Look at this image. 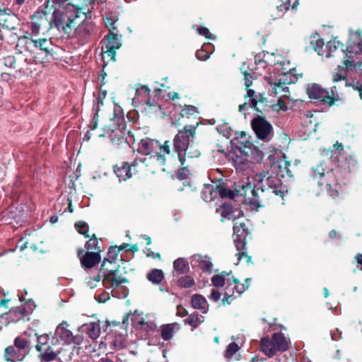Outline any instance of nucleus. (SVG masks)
<instances>
[{"mask_svg": "<svg viewBox=\"0 0 362 362\" xmlns=\"http://www.w3.org/2000/svg\"><path fill=\"white\" fill-rule=\"evenodd\" d=\"M63 4L53 0L49 6V1H47L43 10L37 11L30 16L28 28L35 35H45L52 28H56L70 36L74 27L78 24L83 8L74 7V10L69 12L64 8H60Z\"/></svg>", "mask_w": 362, "mask_h": 362, "instance_id": "nucleus-1", "label": "nucleus"}, {"mask_svg": "<svg viewBox=\"0 0 362 362\" xmlns=\"http://www.w3.org/2000/svg\"><path fill=\"white\" fill-rule=\"evenodd\" d=\"M235 190L244 197V202L252 208L265 207L279 198L284 199V187L276 176L264 175L257 184L252 185L249 181L235 185Z\"/></svg>", "mask_w": 362, "mask_h": 362, "instance_id": "nucleus-2", "label": "nucleus"}, {"mask_svg": "<svg viewBox=\"0 0 362 362\" xmlns=\"http://www.w3.org/2000/svg\"><path fill=\"white\" fill-rule=\"evenodd\" d=\"M199 122L196 124L185 125L182 129H179L173 139V151L177 155L181 168L177 175L180 180L187 177L189 164L188 159L197 158L201 156V149L198 143L195 142L197 129Z\"/></svg>", "mask_w": 362, "mask_h": 362, "instance_id": "nucleus-3", "label": "nucleus"}, {"mask_svg": "<svg viewBox=\"0 0 362 362\" xmlns=\"http://www.w3.org/2000/svg\"><path fill=\"white\" fill-rule=\"evenodd\" d=\"M141 154L150 156L148 158H136L134 167L137 172L154 174L165 164V155L171 153V143L165 141L161 144L158 141L150 138L141 139L138 146Z\"/></svg>", "mask_w": 362, "mask_h": 362, "instance_id": "nucleus-4", "label": "nucleus"}, {"mask_svg": "<svg viewBox=\"0 0 362 362\" xmlns=\"http://www.w3.org/2000/svg\"><path fill=\"white\" fill-rule=\"evenodd\" d=\"M356 165L357 160L351 157L349 158L347 165L339 160V164L335 168L327 170L322 181H320L319 186L321 189H325L330 197L336 199L340 192L343 191L347 177L355 169Z\"/></svg>", "mask_w": 362, "mask_h": 362, "instance_id": "nucleus-5", "label": "nucleus"}, {"mask_svg": "<svg viewBox=\"0 0 362 362\" xmlns=\"http://www.w3.org/2000/svg\"><path fill=\"white\" fill-rule=\"evenodd\" d=\"M110 118L109 123L102 128V132L98 134V137H108L115 145L123 143L135 142L134 136L131 130L127 129V122L123 115H117Z\"/></svg>", "mask_w": 362, "mask_h": 362, "instance_id": "nucleus-6", "label": "nucleus"}, {"mask_svg": "<svg viewBox=\"0 0 362 362\" xmlns=\"http://www.w3.org/2000/svg\"><path fill=\"white\" fill-rule=\"evenodd\" d=\"M289 64L290 62L286 59L282 61H274V66H276V69L281 71V77L277 79L274 83H270L274 85V90L276 94H281V97L288 98L289 90L287 85L293 84L297 82L298 77L301 76L302 74L296 73V68H286V64Z\"/></svg>", "mask_w": 362, "mask_h": 362, "instance_id": "nucleus-7", "label": "nucleus"}, {"mask_svg": "<svg viewBox=\"0 0 362 362\" xmlns=\"http://www.w3.org/2000/svg\"><path fill=\"white\" fill-rule=\"evenodd\" d=\"M119 250L117 246H110L108 249L107 257H105L101 264L100 272L106 270L107 274H104L103 279V285L106 288H117L123 283H128L129 280L126 277L122 276V275L117 274V269H109L105 267L106 263H113L117 259L119 256Z\"/></svg>", "mask_w": 362, "mask_h": 362, "instance_id": "nucleus-8", "label": "nucleus"}, {"mask_svg": "<svg viewBox=\"0 0 362 362\" xmlns=\"http://www.w3.org/2000/svg\"><path fill=\"white\" fill-rule=\"evenodd\" d=\"M33 346L26 334L16 337L13 344L4 350V359L6 362H22L30 354Z\"/></svg>", "mask_w": 362, "mask_h": 362, "instance_id": "nucleus-9", "label": "nucleus"}, {"mask_svg": "<svg viewBox=\"0 0 362 362\" xmlns=\"http://www.w3.org/2000/svg\"><path fill=\"white\" fill-rule=\"evenodd\" d=\"M37 344L35 346L39 353V358L42 361L49 362L57 359L58 353L53 349V346L57 345L58 339L50 334H40L35 333Z\"/></svg>", "mask_w": 362, "mask_h": 362, "instance_id": "nucleus-10", "label": "nucleus"}, {"mask_svg": "<svg viewBox=\"0 0 362 362\" xmlns=\"http://www.w3.org/2000/svg\"><path fill=\"white\" fill-rule=\"evenodd\" d=\"M250 234V231L244 222H235L233 226L234 243L237 250L235 256L239 263L243 258L246 259V262L250 264L252 262V257L247 254V237Z\"/></svg>", "mask_w": 362, "mask_h": 362, "instance_id": "nucleus-11", "label": "nucleus"}, {"mask_svg": "<svg viewBox=\"0 0 362 362\" xmlns=\"http://www.w3.org/2000/svg\"><path fill=\"white\" fill-rule=\"evenodd\" d=\"M261 351L268 357L272 358L276 352H284L288 349V343L281 332H275L272 338L263 337L260 341Z\"/></svg>", "mask_w": 362, "mask_h": 362, "instance_id": "nucleus-12", "label": "nucleus"}, {"mask_svg": "<svg viewBox=\"0 0 362 362\" xmlns=\"http://www.w3.org/2000/svg\"><path fill=\"white\" fill-rule=\"evenodd\" d=\"M306 93L310 99L320 100L323 104L327 105L329 107L340 100V97L337 93L336 86H333L330 90H328L323 88L317 83L308 84L306 88Z\"/></svg>", "mask_w": 362, "mask_h": 362, "instance_id": "nucleus-13", "label": "nucleus"}, {"mask_svg": "<svg viewBox=\"0 0 362 362\" xmlns=\"http://www.w3.org/2000/svg\"><path fill=\"white\" fill-rule=\"evenodd\" d=\"M249 139L245 132H240L236 137L238 148L243 154L259 162L263 159L264 153Z\"/></svg>", "mask_w": 362, "mask_h": 362, "instance_id": "nucleus-14", "label": "nucleus"}, {"mask_svg": "<svg viewBox=\"0 0 362 362\" xmlns=\"http://www.w3.org/2000/svg\"><path fill=\"white\" fill-rule=\"evenodd\" d=\"M136 170L137 169L134 167V160L132 164L128 162H121L113 166V171L120 182L126 181L133 175L141 177L149 175V173H141Z\"/></svg>", "mask_w": 362, "mask_h": 362, "instance_id": "nucleus-15", "label": "nucleus"}, {"mask_svg": "<svg viewBox=\"0 0 362 362\" xmlns=\"http://www.w3.org/2000/svg\"><path fill=\"white\" fill-rule=\"evenodd\" d=\"M251 126L257 137L261 140H267L272 134L273 127L264 116H257L251 121Z\"/></svg>", "mask_w": 362, "mask_h": 362, "instance_id": "nucleus-16", "label": "nucleus"}, {"mask_svg": "<svg viewBox=\"0 0 362 362\" xmlns=\"http://www.w3.org/2000/svg\"><path fill=\"white\" fill-rule=\"evenodd\" d=\"M151 90L148 86L138 84L136 90L135 100H137L140 103L145 104L146 107L145 110L149 112H157L160 110V106L158 103L151 102Z\"/></svg>", "mask_w": 362, "mask_h": 362, "instance_id": "nucleus-17", "label": "nucleus"}, {"mask_svg": "<svg viewBox=\"0 0 362 362\" xmlns=\"http://www.w3.org/2000/svg\"><path fill=\"white\" fill-rule=\"evenodd\" d=\"M30 32H26L24 35L18 37L16 48L21 47L24 49V51L28 52L36 62L37 55L38 54L36 52V39L33 37H36L38 35L33 34L32 30L29 28Z\"/></svg>", "mask_w": 362, "mask_h": 362, "instance_id": "nucleus-18", "label": "nucleus"}, {"mask_svg": "<svg viewBox=\"0 0 362 362\" xmlns=\"http://www.w3.org/2000/svg\"><path fill=\"white\" fill-rule=\"evenodd\" d=\"M122 46V43L119 41L118 35L114 32H110L105 37V51L103 52V58L107 57L110 58V60L115 62L116 56V50L119 49Z\"/></svg>", "mask_w": 362, "mask_h": 362, "instance_id": "nucleus-19", "label": "nucleus"}, {"mask_svg": "<svg viewBox=\"0 0 362 362\" xmlns=\"http://www.w3.org/2000/svg\"><path fill=\"white\" fill-rule=\"evenodd\" d=\"M77 254L80 259L81 267L84 269H92L101 261V255L98 252L88 250L84 252L83 248H78Z\"/></svg>", "mask_w": 362, "mask_h": 362, "instance_id": "nucleus-20", "label": "nucleus"}, {"mask_svg": "<svg viewBox=\"0 0 362 362\" xmlns=\"http://www.w3.org/2000/svg\"><path fill=\"white\" fill-rule=\"evenodd\" d=\"M216 212L220 214L221 216V221L222 223L226 219H233L234 221L235 219L244 216V213L242 210L234 208L229 202L222 204L216 209Z\"/></svg>", "mask_w": 362, "mask_h": 362, "instance_id": "nucleus-21", "label": "nucleus"}, {"mask_svg": "<svg viewBox=\"0 0 362 362\" xmlns=\"http://www.w3.org/2000/svg\"><path fill=\"white\" fill-rule=\"evenodd\" d=\"M326 47L328 49V52L326 54V57L327 58L332 57V53L337 52V49H339L341 52L346 54L349 58H351L353 54L357 52L354 51V47L352 46L344 45L339 40H338L337 37L329 41L327 43Z\"/></svg>", "mask_w": 362, "mask_h": 362, "instance_id": "nucleus-22", "label": "nucleus"}, {"mask_svg": "<svg viewBox=\"0 0 362 362\" xmlns=\"http://www.w3.org/2000/svg\"><path fill=\"white\" fill-rule=\"evenodd\" d=\"M106 96L107 91L105 90H101L97 94L93 108V116L89 124V128L91 130H95L98 127L100 107L103 105V102Z\"/></svg>", "mask_w": 362, "mask_h": 362, "instance_id": "nucleus-23", "label": "nucleus"}, {"mask_svg": "<svg viewBox=\"0 0 362 362\" xmlns=\"http://www.w3.org/2000/svg\"><path fill=\"white\" fill-rule=\"evenodd\" d=\"M93 30L94 26L91 23L86 22L85 19L79 21V18H78V24L76 25V27H74L71 34L72 36L86 38Z\"/></svg>", "mask_w": 362, "mask_h": 362, "instance_id": "nucleus-24", "label": "nucleus"}, {"mask_svg": "<svg viewBox=\"0 0 362 362\" xmlns=\"http://www.w3.org/2000/svg\"><path fill=\"white\" fill-rule=\"evenodd\" d=\"M51 41L46 37L36 39V51H40L41 57H37L36 62H42L52 54Z\"/></svg>", "mask_w": 362, "mask_h": 362, "instance_id": "nucleus-25", "label": "nucleus"}, {"mask_svg": "<svg viewBox=\"0 0 362 362\" xmlns=\"http://www.w3.org/2000/svg\"><path fill=\"white\" fill-rule=\"evenodd\" d=\"M30 313L24 305H20L12 308L8 313V319L11 322H17L20 320H29Z\"/></svg>", "mask_w": 362, "mask_h": 362, "instance_id": "nucleus-26", "label": "nucleus"}, {"mask_svg": "<svg viewBox=\"0 0 362 362\" xmlns=\"http://www.w3.org/2000/svg\"><path fill=\"white\" fill-rule=\"evenodd\" d=\"M308 43L309 45H307L305 49L306 52L313 50L315 51L320 56H323V47L325 42L317 33L310 35Z\"/></svg>", "mask_w": 362, "mask_h": 362, "instance_id": "nucleus-27", "label": "nucleus"}, {"mask_svg": "<svg viewBox=\"0 0 362 362\" xmlns=\"http://www.w3.org/2000/svg\"><path fill=\"white\" fill-rule=\"evenodd\" d=\"M274 107V105L271 104L264 96L263 93H259L258 99L257 100H253V105L251 106L257 112L262 114L261 116H264L265 117L266 113L269 112Z\"/></svg>", "mask_w": 362, "mask_h": 362, "instance_id": "nucleus-28", "label": "nucleus"}, {"mask_svg": "<svg viewBox=\"0 0 362 362\" xmlns=\"http://www.w3.org/2000/svg\"><path fill=\"white\" fill-rule=\"evenodd\" d=\"M181 329V325L177 322L163 325L160 327V337L164 341L170 340L174 334Z\"/></svg>", "mask_w": 362, "mask_h": 362, "instance_id": "nucleus-29", "label": "nucleus"}, {"mask_svg": "<svg viewBox=\"0 0 362 362\" xmlns=\"http://www.w3.org/2000/svg\"><path fill=\"white\" fill-rule=\"evenodd\" d=\"M69 324L66 321H63L60 323L55 331V334L65 343L67 344H71V339H73V334L71 330L67 327Z\"/></svg>", "mask_w": 362, "mask_h": 362, "instance_id": "nucleus-30", "label": "nucleus"}, {"mask_svg": "<svg viewBox=\"0 0 362 362\" xmlns=\"http://www.w3.org/2000/svg\"><path fill=\"white\" fill-rule=\"evenodd\" d=\"M189 269L188 262L185 258H178L173 262V276L178 277L180 275L187 274Z\"/></svg>", "mask_w": 362, "mask_h": 362, "instance_id": "nucleus-31", "label": "nucleus"}, {"mask_svg": "<svg viewBox=\"0 0 362 362\" xmlns=\"http://www.w3.org/2000/svg\"><path fill=\"white\" fill-rule=\"evenodd\" d=\"M328 170L325 166V163L321 161L310 168V176L313 180H316L319 185L320 181H322V178H324Z\"/></svg>", "mask_w": 362, "mask_h": 362, "instance_id": "nucleus-32", "label": "nucleus"}, {"mask_svg": "<svg viewBox=\"0 0 362 362\" xmlns=\"http://www.w3.org/2000/svg\"><path fill=\"white\" fill-rule=\"evenodd\" d=\"M180 115H181V117L182 119H185V118L189 119L190 117H192L194 119H196L195 123H194L193 124H196L197 122H199V124H198V126H199L201 124V122L199 121V118L197 117L199 115L198 109L197 107H195L194 105H184V107L182 108ZM192 124L185 123L183 127L181 129H182L185 125H192Z\"/></svg>", "mask_w": 362, "mask_h": 362, "instance_id": "nucleus-33", "label": "nucleus"}, {"mask_svg": "<svg viewBox=\"0 0 362 362\" xmlns=\"http://www.w3.org/2000/svg\"><path fill=\"white\" fill-rule=\"evenodd\" d=\"M82 328L85 329V332L88 337L93 340L98 339L100 337L101 327L99 320L97 322H91L89 323L83 324L82 327L79 328V330Z\"/></svg>", "mask_w": 362, "mask_h": 362, "instance_id": "nucleus-34", "label": "nucleus"}, {"mask_svg": "<svg viewBox=\"0 0 362 362\" xmlns=\"http://www.w3.org/2000/svg\"><path fill=\"white\" fill-rule=\"evenodd\" d=\"M191 304L194 309L200 310L203 313H206L209 310V304L205 297L201 294L196 293L193 295Z\"/></svg>", "mask_w": 362, "mask_h": 362, "instance_id": "nucleus-35", "label": "nucleus"}, {"mask_svg": "<svg viewBox=\"0 0 362 362\" xmlns=\"http://www.w3.org/2000/svg\"><path fill=\"white\" fill-rule=\"evenodd\" d=\"M218 197L217 185H205L202 191V197L206 202H211Z\"/></svg>", "mask_w": 362, "mask_h": 362, "instance_id": "nucleus-36", "label": "nucleus"}, {"mask_svg": "<svg viewBox=\"0 0 362 362\" xmlns=\"http://www.w3.org/2000/svg\"><path fill=\"white\" fill-rule=\"evenodd\" d=\"M233 272L230 271L229 272L223 271L221 273L214 275L211 277V283L212 284L217 288L223 287L226 284V279L227 276H232Z\"/></svg>", "mask_w": 362, "mask_h": 362, "instance_id": "nucleus-37", "label": "nucleus"}, {"mask_svg": "<svg viewBox=\"0 0 362 362\" xmlns=\"http://www.w3.org/2000/svg\"><path fill=\"white\" fill-rule=\"evenodd\" d=\"M185 324L190 325L192 327V330L197 328L203 322L204 317L200 315L197 312L188 315V317L184 320Z\"/></svg>", "mask_w": 362, "mask_h": 362, "instance_id": "nucleus-38", "label": "nucleus"}, {"mask_svg": "<svg viewBox=\"0 0 362 362\" xmlns=\"http://www.w3.org/2000/svg\"><path fill=\"white\" fill-rule=\"evenodd\" d=\"M164 273L161 269H153L146 276L147 279L153 284H159L164 279Z\"/></svg>", "mask_w": 362, "mask_h": 362, "instance_id": "nucleus-39", "label": "nucleus"}, {"mask_svg": "<svg viewBox=\"0 0 362 362\" xmlns=\"http://www.w3.org/2000/svg\"><path fill=\"white\" fill-rule=\"evenodd\" d=\"M344 149V146L342 145V144L337 141L336 144H334L333 145V149L331 151V152H332L331 157H333L335 154L337 156H339V158H338V160H340L341 161L343 162L344 164L346 163L347 165L349 163V158L350 157L353 158V157L351 156H349V157H347V156L344 157V156H343Z\"/></svg>", "mask_w": 362, "mask_h": 362, "instance_id": "nucleus-40", "label": "nucleus"}, {"mask_svg": "<svg viewBox=\"0 0 362 362\" xmlns=\"http://www.w3.org/2000/svg\"><path fill=\"white\" fill-rule=\"evenodd\" d=\"M217 191L218 197L222 199L228 198L233 199L236 194L239 195L235 189L233 191L221 184L217 185Z\"/></svg>", "mask_w": 362, "mask_h": 362, "instance_id": "nucleus-41", "label": "nucleus"}, {"mask_svg": "<svg viewBox=\"0 0 362 362\" xmlns=\"http://www.w3.org/2000/svg\"><path fill=\"white\" fill-rule=\"evenodd\" d=\"M177 285L182 288H189L195 285V281L192 276L183 274L177 277Z\"/></svg>", "mask_w": 362, "mask_h": 362, "instance_id": "nucleus-42", "label": "nucleus"}, {"mask_svg": "<svg viewBox=\"0 0 362 362\" xmlns=\"http://www.w3.org/2000/svg\"><path fill=\"white\" fill-rule=\"evenodd\" d=\"M89 240L85 244V248L87 250H93V252H98L100 253L103 249L99 245V239L96 237L95 234L89 235Z\"/></svg>", "mask_w": 362, "mask_h": 362, "instance_id": "nucleus-43", "label": "nucleus"}, {"mask_svg": "<svg viewBox=\"0 0 362 362\" xmlns=\"http://www.w3.org/2000/svg\"><path fill=\"white\" fill-rule=\"evenodd\" d=\"M16 212L11 209H8L0 214V222L2 224H12L13 219L16 218Z\"/></svg>", "mask_w": 362, "mask_h": 362, "instance_id": "nucleus-44", "label": "nucleus"}, {"mask_svg": "<svg viewBox=\"0 0 362 362\" xmlns=\"http://www.w3.org/2000/svg\"><path fill=\"white\" fill-rule=\"evenodd\" d=\"M197 262L199 263V268L204 272L211 273L213 264L210 261V259L206 257L199 256Z\"/></svg>", "mask_w": 362, "mask_h": 362, "instance_id": "nucleus-45", "label": "nucleus"}, {"mask_svg": "<svg viewBox=\"0 0 362 362\" xmlns=\"http://www.w3.org/2000/svg\"><path fill=\"white\" fill-rule=\"evenodd\" d=\"M74 226L78 233L86 238L89 237V226L87 223L83 221H79L75 223Z\"/></svg>", "mask_w": 362, "mask_h": 362, "instance_id": "nucleus-46", "label": "nucleus"}, {"mask_svg": "<svg viewBox=\"0 0 362 362\" xmlns=\"http://www.w3.org/2000/svg\"><path fill=\"white\" fill-rule=\"evenodd\" d=\"M238 349L239 346L238 344L235 342H232L228 345L224 356L230 358L238 351Z\"/></svg>", "mask_w": 362, "mask_h": 362, "instance_id": "nucleus-47", "label": "nucleus"}, {"mask_svg": "<svg viewBox=\"0 0 362 362\" xmlns=\"http://www.w3.org/2000/svg\"><path fill=\"white\" fill-rule=\"evenodd\" d=\"M291 165V162L286 160H284V167H282L281 165H279L281 173H283L282 176H284V173H285L289 177H292L293 176V174L290 169Z\"/></svg>", "mask_w": 362, "mask_h": 362, "instance_id": "nucleus-48", "label": "nucleus"}, {"mask_svg": "<svg viewBox=\"0 0 362 362\" xmlns=\"http://www.w3.org/2000/svg\"><path fill=\"white\" fill-rule=\"evenodd\" d=\"M104 21L105 27L109 29L110 32H113L114 30H117V27L115 26L117 20H115L114 18L106 17Z\"/></svg>", "mask_w": 362, "mask_h": 362, "instance_id": "nucleus-49", "label": "nucleus"}, {"mask_svg": "<svg viewBox=\"0 0 362 362\" xmlns=\"http://www.w3.org/2000/svg\"><path fill=\"white\" fill-rule=\"evenodd\" d=\"M197 31L200 35L204 36L206 39L213 40L215 38L207 28L199 26Z\"/></svg>", "mask_w": 362, "mask_h": 362, "instance_id": "nucleus-50", "label": "nucleus"}, {"mask_svg": "<svg viewBox=\"0 0 362 362\" xmlns=\"http://www.w3.org/2000/svg\"><path fill=\"white\" fill-rule=\"evenodd\" d=\"M281 4L276 6L279 11H288L291 8V0H279Z\"/></svg>", "mask_w": 362, "mask_h": 362, "instance_id": "nucleus-51", "label": "nucleus"}, {"mask_svg": "<svg viewBox=\"0 0 362 362\" xmlns=\"http://www.w3.org/2000/svg\"><path fill=\"white\" fill-rule=\"evenodd\" d=\"M247 93L245 95V98H249L251 103V106L253 105V100H257L259 98V93H257L254 90L251 88L246 89Z\"/></svg>", "mask_w": 362, "mask_h": 362, "instance_id": "nucleus-52", "label": "nucleus"}, {"mask_svg": "<svg viewBox=\"0 0 362 362\" xmlns=\"http://www.w3.org/2000/svg\"><path fill=\"white\" fill-rule=\"evenodd\" d=\"M196 57L201 61H206L209 57V53L206 51L203 47L197 50Z\"/></svg>", "mask_w": 362, "mask_h": 362, "instance_id": "nucleus-53", "label": "nucleus"}, {"mask_svg": "<svg viewBox=\"0 0 362 362\" xmlns=\"http://www.w3.org/2000/svg\"><path fill=\"white\" fill-rule=\"evenodd\" d=\"M106 66L107 63L104 62L103 64V70L101 71V73L98 76V80L100 81V88H102L106 83L105 78L107 76V73L104 70Z\"/></svg>", "mask_w": 362, "mask_h": 362, "instance_id": "nucleus-54", "label": "nucleus"}, {"mask_svg": "<svg viewBox=\"0 0 362 362\" xmlns=\"http://www.w3.org/2000/svg\"><path fill=\"white\" fill-rule=\"evenodd\" d=\"M221 292H219L217 289L216 288H213L211 290V293L210 294V296H209V299L214 301V302H217L220 300L221 298Z\"/></svg>", "mask_w": 362, "mask_h": 362, "instance_id": "nucleus-55", "label": "nucleus"}, {"mask_svg": "<svg viewBox=\"0 0 362 362\" xmlns=\"http://www.w3.org/2000/svg\"><path fill=\"white\" fill-rule=\"evenodd\" d=\"M234 300L233 293L229 294L228 293H224V296L221 300L222 305H230L232 301Z\"/></svg>", "mask_w": 362, "mask_h": 362, "instance_id": "nucleus-56", "label": "nucleus"}, {"mask_svg": "<svg viewBox=\"0 0 362 362\" xmlns=\"http://www.w3.org/2000/svg\"><path fill=\"white\" fill-rule=\"evenodd\" d=\"M84 340V337L83 334H76L75 336L73 335V339H71V344H75L76 346H80L83 344Z\"/></svg>", "mask_w": 362, "mask_h": 362, "instance_id": "nucleus-57", "label": "nucleus"}, {"mask_svg": "<svg viewBox=\"0 0 362 362\" xmlns=\"http://www.w3.org/2000/svg\"><path fill=\"white\" fill-rule=\"evenodd\" d=\"M341 80H344L346 82H347V78L345 75L342 74L339 71L334 72L333 74V81L334 82H338Z\"/></svg>", "mask_w": 362, "mask_h": 362, "instance_id": "nucleus-58", "label": "nucleus"}, {"mask_svg": "<svg viewBox=\"0 0 362 362\" xmlns=\"http://www.w3.org/2000/svg\"><path fill=\"white\" fill-rule=\"evenodd\" d=\"M16 63V59L13 56H8L4 58V64L6 66L12 67Z\"/></svg>", "mask_w": 362, "mask_h": 362, "instance_id": "nucleus-59", "label": "nucleus"}, {"mask_svg": "<svg viewBox=\"0 0 362 362\" xmlns=\"http://www.w3.org/2000/svg\"><path fill=\"white\" fill-rule=\"evenodd\" d=\"M28 241L25 240L23 238H21L18 242L17 247H18L21 251H23L28 247Z\"/></svg>", "mask_w": 362, "mask_h": 362, "instance_id": "nucleus-60", "label": "nucleus"}, {"mask_svg": "<svg viewBox=\"0 0 362 362\" xmlns=\"http://www.w3.org/2000/svg\"><path fill=\"white\" fill-rule=\"evenodd\" d=\"M226 281L228 283V286H230L232 284H238L240 283V280L235 277H230V276H227Z\"/></svg>", "mask_w": 362, "mask_h": 362, "instance_id": "nucleus-61", "label": "nucleus"}, {"mask_svg": "<svg viewBox=\"0 0 362 362\" xmlns=\"http://www.w3.org/2000/svg\"><path fill=\"white\" fill-rule=\"evenodd\" d=\"M248 76H250V74L247 72H245V89H248L252 84V81L248 79Z\"/></svg>", "mask_w": 362, "mask_h": 362, "instance_id": "nucleus-62", "label": "nucleus"}, {"mask_svg": "<svg viewBox=\"0 0 362 362\" xmlns=\"http://www.w3.org/2000/svg\"><path fill=\"white\" fill-rule=\"evenodd\" d=\"M235 288L234 289L236 291V292L240 295L242 294L243 293H244L246 289L245 288L240 284L239 283L238 284H235Z\"/></svg>", "mask_w": 362, "mask_h": 362, "instance_id": "nucleus-63", "label": "nucleus"}, {"mask_svg": "<svg viewBox=\"0 0 362 362\" xmlns=\"http://www.w3.org/2000/svg\"><path fill=\"white\" fill-rule=\"evenodd\" d=\"M355 259L358 264H360L361 266V269L362 270V255L360 253H358L355 256Z\"/></svg>", "mask_w": 362, "mask_h": 362, "instance_id": "nucleus-64", "label": "nucleus"}]
</instances>
